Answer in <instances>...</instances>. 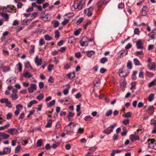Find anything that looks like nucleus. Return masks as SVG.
<instances>
[{
	"mask_svg": "<svg viewBox=\"0 0 156 156\" xmlns=\"http://www.w3.org/2000/svg\"><path fill=\"white\" fill-rule=\"evenodd\" d=\"M117 124L116 123L111 125L109 127H107L105 130L103 131V133L107 134H110L112 132L113 129L116 126Z\"/></svg>",
	"mask_w": 156,
	"mask_h": 156,
	"instance_id": "nucleus-1",
	"label": "nucleus"
},
{
	"mask_svg": "<svg viewBox=\"0 0 156 156\" xmlns=\"http://www.w3.org/2000/svg\"><path fill=\"white\" fill-rule=\"evenodd\" d=\"M94 6L92 5L88 8L84 10L85 14L88 17L91 16L92 15V11L94 9Z\"/></svg>",
	"mask_w": 156,
	"mask_h": 156,
	"instance_id": "nucleus-2",
	"label": "nucleus"
},
{
	"mask_svg": "<svg viewBox=\"0 0 156 156\" xmlns=\"http://www.w3.org/2000/svg\"><path fill=\"white\" fill-rule=\"evenodd\" d=\"M7 132L12 135L14 134H18L19 133L18 130L14 128H12L8 129Z\"/></svg>",
	"mask_w": 156,
	"mask_h": 156,
	"instance_id": "nucleus-3",
	"label": "nucleus"
},
{
	"mask_svg": "<svg viewBox=\"0 0 156 156\" xmlns=\"http://www.w3.org/2000/svg\"><path fill=\"white\" fill-rule=\"evenodd\" d=\"M35 63L37 66L41 65L42 63V59L41 58H39L38 56L37 55L34 58Z\"/></svg>",
	"mask_w": 156,
	"mask_h": 156,
	"instance_id": "nucleus-4",
	"label": "nucleus"
},
{
	"mask_svg": "<svg viewBox=\"0 0 156 156\" xmlns=\"http://www.w3.org/2000/svg\"><path fill=\"white\" fill-rule=\"evenodd\" d=\"M37 90V85L35 84H31L30 87L28 89V90L29 92L32 93L34 91Z\"/></svg>",
	"mask_w": 156,
	"mask_h": 156,
	"instance_id": "nucleus-5",
	"label": "nucleus"
},
{
	"mask_svg": "<svg viewBox=\"0 0 156 156\" xmlns=\"http://www.w3.org/2000/svg\"><path fill=\"white\" fill-rule=\"evenodd\" d=\"M110 1L111 0H105L104 1H103L102 0H100L97 3V5L98 8L97 9V8H96V9L97 10H98L99 9V8L102 4H106Z\"/></svg>",
	"mask_w": 156,
	"mask_h": 156,
	"instance_id": "nucleus-6",
	"label": "nucleus"
},
{
	"mask_svg": "<svg viewBox=\"0 0 156 156\" xmlns=\"http://www.w3.org/2000/svg\"><path fill=\"white\" fill-rule=\"evenodd\" d=\"M73 6L74 7L75 9H77L78 10L81 9L83 7V5L80 2L77 3L76 5L75 4H74Z\"/></svg>",
	"mask_w": 156,
	"mask_h": 156,
	"instance_id": "nucleus-7",
	"label": "nucleus"
},
{
	"mask_svg": "<svg viewBox=\"0 0 156 156\" xmlns=\"http://www.w3.org/2000/svg\"><path fill=\"white\" fill-rule=\"evenodd\" d=\"M148 68L150 70H155L156 66L154 62H151L148 65Z\"/></svg>",
	"mask_w": 156,
	"mask_h": 156,
	"instance_id": "nucleus-8",
	"label": "nucleus"
},
{
	"mask_svg": "<svg viewBox=\"0 0 156 156\" xmlns=\"http://www.w3.org/2000/svg\"><path fill=\"white\" fill-rule=\"evenodd\" d=\"M137 48L139 49H143L144 48L143 43L141 41L139 40L136 42Z\"/></svg>",
	"mask_w": 156,
	"mask_h": 156,
	"instance_id": "nucleus-9",
	"label": "nucleus"
},
{
	"mask_svg": "<svg viewBox=\"0 0 156 156\" xmlns=\"http://www.w3.org/2000/svg\"><path fill=\"white\" fill-rule=\"evenodd\" d=\"M10 135L4 132L0 133V138L2 139H7L9 138Z\"/></svg>",
	"mask_w": 156,
	"mask_h": 156,
	"instance_id": "nucleus-10",
	"label": "nucleus"
},
{
	"mask_svg": "<svg viewBox=\"0 0 156 156\" xmlns=\"http://www.w3.org/2000/svg\"><path fill=\"white\" fill-rule=\"evenodd\" d=\"M129 138L133 142H134L136 140H138L139 139L138 136L134 134L130 135Z\"/></svg>",
	"mask_w": 156,
	"mask_h": 156,
	"instance_id": "nucleus-11",
	"label": "nucleus"
},
{
	"mask_svg": "<svg viewBox=\"0 0 156 156\" xmlns=\"http://www.w3.org/2000/svg\"><path fill=\"white\" fill-rule=\"evenodd\" d=\"M47 125L45 126V127L46 128H50L51 127L52 125V121L51 119H49V118H47Z\"/></svg>",
	"mask_w": 156,
	"mask_h": 156,
	"instance_id": "nucleus-12",
	"label": "nucleus"
},
{
	"mask_svg": "<svg viewBox=\"0 0 156 156\" xmlns=\"http://www.w3.org/2000/svg\"><path fill=\"white\" fill-rule=\"evenodd\" d=\"M154 108L153 105H151L149 106L147 111L149 114H152L154 112Z\"/></svg>",
	"mask_w": 156,
	"mask_h": 156,
	"instance_id": "nucleus-13",
	"label": "nucleus"
},
{
	"mask_svg": "<svg viewBox=\"0 0 156 156\" xmlns=\"http://www.w3.org/2000/svg\"><path fill=\"white\" fill-rule=\"evenodd\" d=\"M24 66L25 68L30 69H33V68L30 65V62L28 61L25 62H24Z\"/></svg>",
	"mask_w": 156,
	"mask_h": 156,
	"instance_id": "nucleus-14",
	"label": "nucleus"
},
{
	"mask_svg": "<svg viewBox=\"0 0 156 156\" xmlns=\"http://www.w3.org/2000/svg\"><path fill=\"white\" fill-rule=\"evenodd\" d=\"M31 21L32 20L30 19L27 20H23L22 22V24L23 25H27L30 24Z\"/></svg>",
	"mask_w": 156,
	"mask_h": 156,
	"instance_id": "nucleus-15",
	"label": "nucleus"
},
{
	"mask_svg": "<svg viewBox=\"0 0 156 156\" xmlns=\"http://www.w3.org/2000/svg\"><path fill=\"white\" fill-rule=\"evenodd\" d=\"M38 102L35 100L31 101L29 103H28L27 107L28 108L31 107L32 105L34 104L37 103Z\"/></svg>",
	"mask_w": 156,
	"mask_h": 156,
	"instance_id": "nucleus-16",
	"label": "nucleus"
},
{
	"mask_svg": "<svg viewBox=\"0 0 156 156\" xmlns=\"http://www.w3.org/2000/svg\"><path fill=\"white\" fill-rule=\"evenodd\" d=\"M1 15L3 18H4L6 21H8L9 19V17L8 14L5 12H2Z\"/></svg>",
	"mask_w": 156,
	"mask_h": 156,
	"instance_id": "nucleus-17",
	"label": "nucleus"
},
{
	"mask_svg": "<svg viewBox=\"0 0 156 156\" xmlns=\"http://www.w3.org/2000/svg\"><path fill=\"white\" fill-rule=\"evenodd\" d=\"M16 77L12 79V78H10L7 80V81H8V83H10V84H13L16 82Z\"/></svg>",
	"mask_w": 156,
	"mask_h": 156,
	"instance_id": "nucleus-18",
	"label": "nucleus"
},
{
	"mask_svg": "<svg viewBox=\"0 0 156 156\" xmlns=\"http://www.w3.org/2000/svg\"><path fill=\"white\" fill-rule=\"evenodd\" d=\"M119 75L121 77H123L127 76V75L126 73H124L122 71V69H120L119 70Z\"/></svg>",
	"mask_w": 156,
	"mask_h": 156,
	"instance_id": "nucleus-19",
	"label": "nucleus"
},
{
	"mask_svg": "<svg viewBox=\"0 0 156 156\" xmlns=\"http://www.w3.org/2000/svg\"><path fill=\"white\" fill-rule=\"evenodd\" d=\"M51 23L53 24L54 25V27L56 28L59 25V22L55 20H53L51 22Z\"/></svg>",
	"mask_w": 156,
	"mask_h": 156,
	"instance_id": "nucleus-20",
	"label": "nucleus"
},
{
	"mask_svg": "<svg viewBox=\"0 0 156 156\" xmlns=\"http://www.w3.org/2000/svg\"><path fill=\"white\" fill-rule=\"evenodd\" d=\"M16 67L19 71L20 72L22 70V65L21 63L19 62L16 65Z\"/></svg>",
	"mask_w": 156,
	"mask_h": 156,
	"instance_id": "nucleus-21",
	"label": "nucleus"
},
{
	"mask_svg": "<svg viewBox=\"0 0 156 156\" xmlns=\"http://www.w3.org/2000/svg\"><path fill=\"white\" fill-rule=\"evenodd\" d=\"M10 124L8 123L5 126L0 127V130H3L7 129L10 126Z\"/></svg>",
	"mask_w": 156,
	"mask_h": 156,
	"instance_id": "nucleus-22",
	"label": "nucleus"
},
{
	"mask_svg": "<svg viewBox=\"0 0 156 156\" xmlns=\"http://www.w3.org/2000/svg\"><path fill=\"white\" fill-rule=\"evenodd\" d=\"M65 130L67 133H73V131L71 130V127L70 126H66L65 127Z\"/></svg>",
	"mask_w": 156,
	"mask_h": 156,
	"instance_id": "nucleus-23",
	"label": "nucleus"
},
{
	"mask_svg": "<svg viewBox=\"0 0 156 156\" xmlns=\"http://www.w3.org/2000/svg\"><path fill=\"white\" fill-rule=\"evenodd\" d=\"M156 84V78L151 82L148 85L149 87H151L153 85Z\"/></svg>",
	"mask_w": 156,
	"mask_h": 156,
	"instance_id": "nucleus-24",
	"label": "nucleus"
},
{
	"mask_svg": "<svg viewBox=\"0 0 156 156\" xmlns=\"http://www.w3.org/2000/svg\"><path fill=\"white\" fill-rule=\"evenodd\" d=\"M24 76L25 78H30L33 76V75L30 74L29 72L26 71L24 73Z\"/></svg>",
	"mask_w": 156,
	"mask_h": 156,
	"instance_id": "nucleus-25",
	"label": "nucleus"
},
{
	"mask_svg": "<svg viewBox=\"0 0 156 156\" xmlns=\"http://www.w3.org/2000/svg\"><path fill=\"white\" fill-rule=\"evenodd\" d=\"M154 94H151L149 95L147 99L148 101L151 102L154 99Z\"/></svg>",
	"mask_w": 156,
	"mask_h": 156,
	"instance_id": "nucleus-26",
	"label": "nucleus"
},
{
	"mask_svg": "<svg viewBox=\"0 0 156 156\" xmlns=\"http://www.w3.org/2000/svg\"><path fill=\"white\" fill-rule=\"evenodd\" d=\"M3 150L5 154H8L10 153L11 151V149L8 147L4 148Z\"/></svg>",
	"mask_w": 156,
	"mask_h": 156,
	"instance_id": "nucleus-27",
	"label": "nucleus"
},
{
	"mask_svg": "<svg viewBox=\"0 0 156 156\" xmlns=\"http://www.w3.org/2000/svg\"><path fill=\"white\" fill-rule=\"evenodd\" d=\"M126 83L125 81L122 82L120 83V85L122 89H124L126 87Z\"/></svg>",
	"mask_w": 156,
	"mask_h": 156,
	"instance_id": "nucleus-28",
	"label": "nucleus"
},
{
	"mask_svg": "<svg viewBox=\"0 0 156 156\" xmlns=\"http://www.w3.org/2000/svg\"><path fill=\"white\" fill-rule=\"evenodd\" d=\"M67 76L70 79H72L75 77V73H69L67 74Z\"/></svg>",
	"mask_w": 156,
	"mask_h": 156,
	"instance_id": "nucleus-29",
	"label": "nucleus"
},
{
	"mask_svg": "<svg viewBox=\"0 0 156 156\" xmlns=\"http://www.w3.org/2000/svg\"><path fill=\"white\" fill-rule=\"evenodd\" d=\"M95 54V52L93 51H90L87 52V56L90 58L91 56Z\"/></svg>",
	"mask_w": 156,
	"mask_h": 156,
	"instance_id": "nucleus-30",
	"label": "nucleus"
},
{
	"mask_svg": "<svg viewBox=\"0 0 156 156\" xmlns=\"http://www.w3.org/2000/svg\"><path fill=\"white\" fill-rule=\"evenodd\" d=\"M133 61L134 64L136 66H139L140 64L139 61L136 58H134Z\"/></svg>",
	"mask_w": 156,
	"mask_h": 156,
	"instance_id": "nucleus-31",
	"label": "nucleus"
},
{
	"mask_svg": "<svg viewBox=\"0 0 156 156\" xmlns=\"http://www.w3.org/2000/svg\"><path fill=\"white\" fill-rule=\"evenodd\" d=\"M31 49L30 50V52L31 55H33L34 52L35 46L34 45L31 46Z\"/></svg>",
	"mask_w": 156,
	"mask_h": 156,
	"instance_id": "nucleus-32",
	"label": "nucleus"
},
{
	"mask_svg": "<svg viewBox=\"0 0 156 156\" xmlns=\"http://www.w3.org/2000/svg\"><path fill=\"white\" fill-rule=\"evenodd\" d=\"M81 30V29L80 28L75 30L74 31V34L76 36L78 35L80 33Z\"/></svg>",
	"mask_w": 156,
	"mask_h": 156,
	"instance_id": "nucleus-33",
	"label": "nucleus"
},
{
	"mask_svg": "<svg viewBox=\"0 0 156 156\" xmlns=\"http://www.w3.org/2000/svg\"><path fill=\"white\" fill-rule=\"evenodd\" d=\"M131 116V114L130 112H127L125 115H122V116H123L124 117L127 118L130 117Z\"/></svg>",
	"mask_w": 156,
	"mask_h": 156,
	"instance_id": "nucleus-34",
	"label": "nucleus"
},
{
	"mask_svg": "<svg viewBox=\"0 0 156 156\" xmlns=\"http://www.w3.org/2000/svg\"><path fill=\"white\" fill-rule=\"evenodd\" d=\"M108 61V59L106 57H103L100 59V62L102 64L105 63Z\"/></svg>",
	"mask_w": 156,
	"mask_h": 156,
	"instance_id": "nucleus-35",
	"label": "nucleus"
},
{
	"mask_svg": "<svg viewBox=\"0 0 156 156\" xmlns=\"http://www.w3.org/2000/svg\"><path fill=\"white\" fill-rule=\"evenodd\" d=\"M55 100H52L49 103L47 104V107H50L51 106L55 104Z\"/></svg>",
	"mask_w": 156,
	"mask_h": 156,
	"instance_id": "nucleus-36",
	"label": "nucleus"
},
{
	"mask_svg": "<svg viewBox=\"0 0 156 156\" xmlns=\"http://www.w3.org/2000/svg\"><path fill=\"white\" fill-rule=\"evenodd\" d=\"M91 21L90 20H88L87 21L86 23H85V24L83 25V27L85 29L87 27V26L89 25L91 23Z\"/></svg>",
	"mask_w": 156,
	"mask_h": 156,
	"instance_id": "nucleus-37",
	"label": "nucleus"
},
{
	"mask_svg": "<svg viewBox=\"0 0 156 156\" xmlns=\"http://www.w3.org/2000/svg\"><path fill=\"white\" fill-rule=\"evenodd\" d=\"M16 107L17 110L20 111L23 108V106L21 104H18L16 105Z\"/></svg>",
	"mask_w": 156,
	"mask_h": 156,
	"instance_id": "nucleus-38",
	"label": "nucleus"
},
{
	"mask_svg": "<svg viewBox=\"0 0 156 156\" xmlns=\"http://www.w3.org/2000/svg\"><path fill=\"white\" fill-rule=\"evenodd\" d=\"M44 37L45 39L47 41H50L52 39L51 37L48 34L45 35Z\"/></svg>",
	"mask_w": 156,
	"mask_h": 156,
	"instance_id": "nucleus-39",
	"label": "nucleus"
},
{
	"mask_svg": "<svg viewBox=\"0 0 156 156\" xmlns=\"http://www.w3.org/2000/svg\"><path fill=\"white\" fill-rule=\"evenodd\" d=\"M39 45L41 46L44 45L45 44V41L44 39H41L39 41Z\"/></svg>",
	"mask_w": 156,
	"mask_h": 156,
	"instance_id": "nucleus-40",
	"label": "nucleus"
},
{
	"mask_svg": "<svg viewBox=\"0 0 156 156\" xmlns=\"http://www.w3.org/2000/svg\"><path fill=\"white\" fill-rule=\"evenodd\" d=\"M44 98V95L42 94H40L38 95L37 98L39 100H41Z\"/></svg>",
	"mask_w": 156,
	"mask_h": 156,
	"instance_id": "nucleus-41",
	"label": "nucleus"
},
{
	"mask_svg": "<svg viewBox=\"0 0 156 156\" xmlns=\"http://www.w3.org/2000/svg\"><path fill=\"white\" fill-rule=\"evenodd\" d=\"M83 17L80 18L76 22V24L77 25H78L81 23L83 21Z\"/></svg>",
	"mask_w": 156,
	"mask_h": 156,
	"instance_id": "nucleus-42",
	"label": "nucleus"
},
{
	"mask_svg": "<svg viewBox=\"0 0 156 156\" xmlns=\"http://www.w3.org/2000/svg\"><path fill=\"white\" fill-rule=\"evenodd\" d=\"M8 99L6 98H4L0 100V102L2 103H6L8 101Z\"/></svg>",
	"mask_w": 156,
	"mask_h": 156,
	"instance_id": "nucleus-43",
	"label": "nucleus"
},
{
	"mask_svg": "<svg viewBox=\"0 0 156 156\" xmlns=\"http://www.w3.org/2000/svg\"><path fill=\"white\" fill-rule=\"evenodd\" d=\"M137 73V72L136 71H134L133 74L132 75V78L134 80H136V75Z\"/></svg>",
	"mask_w": 156,
	"mask_h": 156,
	"instance_id": "nucleus-44",
	"label": "nucleus"
},
{
	"mask_svg": "<svg viewBox=\"0 0 156 156\" xmlns=\"http://www.w3.org/2000/svg\"><path fill=\"white\" fill-rule=\"evenodd\" d=\"M54 66L53 65H49L48 66V69L49 72H51L52 69H53Z\"/></svg>",
	"mask_w": 156,
	"mask_h": 156,
	"instance_id": "nucleus-45",
	"label": "nucleus"
},
{
	"mask_svg": "<svg viewBox=\"0 0 156 156\" xmlns=\"http://www.w3.org/2000/svg\"><path fill=\"white\" fill-rule=\"evenodd\" d=\"M12 10V9H11L8 6L4 7V8H3V10L8 12H11V11Z\"/></svg>",
	"mask_w": 156,
	"mask_h": 156,
	"instance_id": "nucleus-46",
	"label": "nucleus"
},
{
	"mask_svg": "<svg viewBox=\"0 0 156 156\" xmlns=\"http://www.w3.org/2000/svg\"><path fill=\"white\" fill-rule=\"evenodd\" d=\"M55 37L56 38H58L59 36V33L58 31L57 30L55 31Z\"/></svg>",
	"mask_w": 156,
	"mask_h": 156,
	"instance_id": "nucleus-47",
	"label": "nucleus"
},
{
	"mask_svg": "<svg viewBox=\"0 0 156 156\" xmlns=\"http://www.w3.org/2000/svg\"><path fill=\"white\" fill-rule=\"evenodd\" d=\"M74 16V14L73 13H69L68 14H67L65 15L64 16H67L68 17V18H70Z\"/></svg>",
	"mask_w": 156,
	"mask_h": 156,
	"instance_id": "nucleus-48",
	"label": "nucleus"
},
{
	"mask_svg": "<svg viewBox=\"0 0 156 156\" xmlns=\"http://www.w3.org/2000/svg\"><path fill=\"white\" fill-rule=\"evenodd\" d=\"M42 144V140H41L40 139L38 140L37 142V146L39 147H41V146Z\"/></svg>",
	"mask_w": 156,
	"mask_h": 156,
	"instance_id": "nucleus-49",
	"label": "nucleus"
},
{
	"mask_svg": "<svg viewBox=\"0 0 156 156\" xmlns=\"http://www.w3.org/2000/svg\"><path fill=\"white\" fill-rule=\"evenodd\" d=\"M127 67L129 69H131L132 68V63L130 61H129L127 63Z\"/></svg>",
	"mask_w": 156,
	"mask_h": 156,
	"instance_id": "nucleus-50",
	"label": "nucleus"
},
{
	"mask_svg": "<svg viewBox=\"0 0 156 156\" xmlns=\"http://www.w3.org/2000/svg\"><path fill=\"white\" fill-rule=\"evenodd\" d=\"M11 97H12V100H15L18 98V96L16 94H12L11 96Z\"/></svg>",
	"mask_w": 156,
	"mask_h": 156,
	"instance_id": "nucleus-51",
	"label": "nucleus"
},
{
	"mask_svg": "<svg viewBox=\"0 0 156 156\" xmlns=\"http://www.w3.org/2000/svg\"><path fill=\"white\" fill-rule=\"evenodd\" d=\"M134 34L139 35L140 34V30L138 28H136L134 30Z\"/></svg>",
	"mask_w": 156,
	"mask_h": 156,
	"instance_id": "nucleus-52",
	"label": "nucleus"
},
{
	"mask_svg": "<svg viewBox=\"0 0 156 156\" xmlns=\"http://www.w3.org/2000/svg\"><path fill=\"white\" fill-rule=\"evenodd\" d=\"M118 7L119 9H122L124 7V4L122 3H120L119 4Z\"/></svg>",
	"mask_w": 156,
	"mask_h": 156,
	"instance_id": "nucleus-53",
	"label": "nucleus"
},
{
	"mask_svg": "<svg viewBox=\"0 0 156 156\" xmlns=\"http://www.w3.org/2000/svg\"><path fill=\"white\" fill-rule=\"evenodd\" d=\"M112 111L110 110L109 111H107L106 113V116L107 117L109 116L112 115Z\"/></svg>",
	"mask_w": 156,
	"mask_h": 156,
	"instance_id": "nucleus-54",
	"label": "nucleus"
},
{
	"mask_svg": "<svg viewBox=\"0 0 156 156\" xmlns=\"http://www.w3.org/2000/svg\"><path fill=\"white\" fill-rule=\"evenodd\" d=\"M92 118V117H91L90 116H86L84 118V119L86 121H89Z\"/></svg>",
	"mask_w": 156,
	"mask_h": 156,
	"instance_id": "nucleus-55",
	"label": "nucleus"
},
{
	"mask_svg": "<svg viewBox=\"0 0 156 156\" xmlns=\"http://www.w3.org/2000/svg\"><path fill=\"white\" fill-rule=\"evenodd\" d=\"M61 127V125L58 122L56 123V126H55V131H57V129H59Z\"/></svg>",
	"mask_w": 156,
	"mask_h": 156,
	"instance_id": "nucleus-56",
	"label": "nucleus"
},
{
	"mask_svg": "<svg viewBox=\"0 0 156 156\" xmlns=\"http://www.w3.org/2000/svg\"><path fill=\"white\" fill-rule=\"evenodd\" d=\"M136 86V83L135 82L132 83H131V90H134L135 89V87Z\"/></svg>",
	"mask_w": 156,
	"mask_h": 156,
	"instance_id": "nucleus-57",
	"label": "nucleus"
},
{
	"mask_svg": "<svg viewBox=\"0 0 156 156\" xmlns=\"http://www.w3.org/2000/svg\"><path fill=\"white\" fill-rule=\"evenodd\" d=\"M83 131H84V129L83 128H81V127H80L78 129V131L77 132V133H80V134L83 133Z\"/></svg>",
	"mask_w": 156,
	"mask_h": 156,
	"instance_id": "nucleus-58",
	"label": "nucleus"
},
{
	"mask_svg": "<svg viewBox=\"0 0 156 156\" xmlns=\"http://www.w3.org/2000/svg\"><path fill=\"white\" fill-rule=\"evenodd\" d=\"M143 51H136L135 52V55H143Z\"/></svg>",
	"mask_w": 156,
	"mask_h": 156,
	"instance_id": "nucleus-59",
	"label": "nucleus"
},
{
	"mask_svg": "<svg viewBox=\"0 0 156 156\" xmlns=\"http://www.w3.org/2000/svg\"><path fill=\"white\" fill-rule=\"evenodd\" d=\"M44 83L42 82H40L39 83V87L40 89L44 87Z\"/></svg>",
	"mask_w": 156,
	"mask_h": 156,
	"instance_id": "nucleus-60",
	"label": "nucleus"
},
{
	"mask_svg": "<svg viewBox=\"0 0 156 156\" xmlns=\"http://www.w3.org/2000/svg\"><path fill=\"white\" fill-rule=\"evenodd\" d=\"M129 120L128 119H126L122 121V123L125 125L129 124Z\"/></svg>",
	"mask_w": 156,
	"mask_h": 156,
	"instance_id": "nucleus-61",
	"label": "nucleus"
},
{
	"mask_svg": "<svg viewBox=\"0 0 156 156\" xmlns=\"http://www.w3.org/2000/svg\"><path fill=\"white\" fill-rule=\"evenodd\" d=\"M5 104H6V105L9 108H11L12 107V104H11V102H10L9 101V100Z\"/></svg>",
	"mask_w": 156,
	"mask_h": 156,
	"instance_id": "nucleus-62",
	"label": "nucleus"
},
{
	"mask_svg": "<svg viewBox=\"0 0 156 156\" xmlns=\"http://www.w3.org/2000/svg\"><path fill=\"white\" fill-rule=\"evenodd\" d=\"M7 119H11L12 117V114L11 113H9L7 114Z\"/></svg>",
	"mask_w": 156,
	"mask_h": 156,
	"instance_id": "nucleus-63",
	"label": "nucleus"
},
{
	"mask_svg": "<svg viewBox=\"0 0 156 156\" xmlns=\"http://www.w3.org/2000/svg\"><path fill=\"white\" fill-rule=\"evenodd\" d=\"M69 20L67 19H65L64 20L62 23L63 25H65L69 22Z\"/></svg>",
	"mask_w": 156,
	"mask_h": 156,
	"instance_id": "nucleus-64",
	"label": "nucleus"
}]
</instances>
